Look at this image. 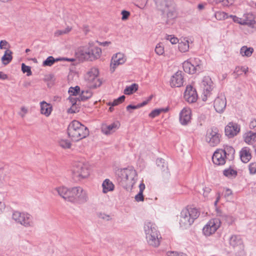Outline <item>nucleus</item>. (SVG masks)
Masks as SVG:
<instances>
[{"mask_svg": "<svg viewBox=\"0 0 256 256\" xmlns=\"http://www.w3.org/2000/svg\"><path fill=\"white\" fill-rule=\"evenodd\" d=\"M152 96H150L146 100H145L140 104H138L139 108H140L146 105L148 102H150L152 100Z\"/></svg>", "mask_w": 256, "mask_h": 256, "instance_id": "56", "label": "nucleus"}, {"mask_svg": "<svg viewBox=\"0 0 256 256\" xmlns=\"http://www.w3.org/2000/svg\"><path fill=\"white\" fill-rule=\"evenodd\" d=\"M126 60L124 54L122 53L118 52L113 56L110 63V70L112 72H114L118 66L124 64Z\"/></svg>", "mask_w": 256, "mask_h": 256, "instance_id": "16", "label": "nucleus"}, {"mask_svg": "<svg viewBox=\"0 0 256 256\" xmlns=\"http://www.w3.org/2000/svg\"><path fill=\"white\" fill-rule=\"evenodd\" d=\"M166 39L168 40H170V42L172 44H176L178 42V40L176 38L172 37V36H168Z\"/></svg>", "mask_w": 256, "mask_h": 256, "instance_id": "52", "label": "nucleus"}, {"mask_svg": "<svg viewBox=\"0 0 256 256\" xmlns=\"http://www.w3.org/2000/svg\"><path fill=\"white\" fill-rule=\"evenodd\" d=\"M70 100L72 104V106L68 109V112L70 114L76 113L78 111L76 106V102L75 99H73L72 98H70Z\"/></svg>", "mask_w": 256, "mask_h": 256, "instance_id": "42", "label": "nucleus"}, {"mask_svg": "<svg viewBox=\"0 0 256 256\" xmlns=\"http://www.w3.org/2000/svg\"><path fill=\"white\" fill-rule=\"evenodd\" d=\"M54 190L65 200L69 202L71 192V188H68L64 186L58 187Z\"/></svg>", "mask_w": 256, "mask_h": 256, "instance_id": "23", "label": "nucleus"}, {"mask_svg": "<svg viewBox=\"0 0 256 256\" xmlns=\"http://www.w3.org/2000/svg\"><path fill=\"white\" fill-rule=\"evenodd\" d=\"M156 4L165 18L166 23L172 24L178 14L174 2L172 0H156Z\"/></svg>", "mask_w": 256, "mask_h": 256, "instance_id": "1", "label": "nucleus"}, {"mask_svg": "<svg viewBox=\"0 0 256 256\" xmlns=\"http://www.w3.org/2000/svg\"><path fill=\"white\" fill-rule=\"evenodd\" d=\"M139 188H140V191L139 192H142L143 193V192L145 188V185L144 183H141L140 186H139Z\"/></svg>", "mask_w": 256, "mask_h": 256, "instance_id": "64", "label": "nucleus"}, {"mask_svg": "<svg viewBox=\"0 0 256 256\" xmlns=\"http://www.w3.org/2000/svg\"><path fill=\"white\" fill-rule=\"evenodd\" d=\"M250 172L252 174L256 173V162L250 163L249 165Z\"/></svg>", "mask_w": 256, "mask_h": 256, "instance_id": "48", "label": "nucleus"}, {"mask_svg": "<svg viewBox=\"0 0 256 256\" xmlns=\"http://www.w3.org/2000/svg\"><path fill=\"white\" fill-rule=\"evenodd\" d=\"M223 150L226 152V156H229L230 155L231 156L230 158H233V156L234 154V149L232 146H227L226 148Z\"/></svg>", "mask_w": 256, "mask_h": 256, "instance_id": "44", "label": "nucleus"}, {"mask_svg": "<svg viewBox=\"0 0 256 256\" xmlns=\"http://www.w3.org/2000/svg\"><path fill=\"white\" fill-rule=\"evenodd\" d=\"M101 54V48L96 46L94 42H90L88 44L80 48L77 52L80 58L90 61L98 59Z\"/></svg>", "mask_w": 256, "mask_h": 256, "instance_id": "3", "label": "nucleus"}, {"mask_svg": "<svg viewBox=\"0 0 256 256\" xmlns=\"http://www.w3.org/2000/svg\"><path fill=\"white\" fill-rule=\"evenodd\" d=\"M211 189L209 188L206 187L204 188V196H207L208 194L210 192Z\"/></svg>", "mask_w": 256, "mask_h": 256, "instance_id": "60", "label": "nucleus"}, {"mask_svg": "<svg viewBox=\"0 0 256 256\" xmlns=\"http://www.w3.org/2000/svg\"><path fill=\"white\" fill-rule=\"evenodd\" d=\"M202 86L203 88V96H202V100L206 101L208 96H210V93L212 90V82L209 76L204 78L202 82Z\"/></svg>", "mask_w": 256, "mask_h": 256, "instance_id": "13", "label": "nucleus"}, {"mask_svg": "<svg viewBox=\"0 0 256 256\" xmlns=\"http://www.w3.org/2000/svg\"><path fill=\"white\" fill-rule=\"evenodd\" d=\"M80 88L78 86L74 88L70 87L69 89L68 92L70 96H76L80 92Z\"/></svg>", "mask_w": 256, "mask_h": 256, "instance_id": "46", "label": "nucleus"}, {"mask_svg": "<svg viewBox=\"0 0 256 256\" xmlns=\"http://www.w3.org/2000/svg\"><path fill=\"white\" fill-rule=\"evenodd\" d=\"M40 104L41 114L45 115L46 116H49L52 111V106L44 101L42 102Z\"/></svg>", "mask_w": 256, "mask_h": 256, "instance_id": "25", "label": "nucleus"}, {"mask_svg": "<svg viewBox=\"0 0 256 256\" xmlns=\"http://www.w3.org/2000/svg\"><path fill=\"white\" fill-rule=\"evenodd\" d=\"M240 158L244 163L248 162L252 158L250 149L248 147H244L240 152Z\"/></svg>", "mask_w": 256, "mask_h": 256, "instance_id": "24", "label": "nucleus"}, {"mask_svg": "<svg viewBox=\"0 0 256 256\" xmlns=\"http://www.w3.org/2000/svg\"><path fill=\"white\" fill-rule=\"evenodd\" d=\"M226 158H228V157L226 156V152L222 149L216 150L212 157L213 162L218 166L224 164Z\"/></svg>", "mask_w": 256, "mask_h": 256, "instance_id": "14", "label": "nucleus"}, {"mask_svg": "<svg viewBox=\"0 0 256 256\" xmlns=\"http://www.w3.org/2000/svg\"><path fill=\"white\" fill-rule=\"evenodd\" d=\"M120 126V124L118 122H116L112 124L107 125L102 124V132L103 134L108 135L114 132L116 130H118Z\"/></svg>", "mask_w": 256, "mask_h": 256, "instance_id": "20", "label": "nucleus"}, {"mask_svg": "<svg viewBox=\"0 0 256 256\" xmlns=\"http://www.w3.org/2000/svg\"><path fill=\"white\" fill-rule=\"evenodd\" d=\"M22 70L24 73H27V76H30L32 74V72L31 71L30 67L28 66H26L24 64L22 63Z\"/></svg>", "mask_w": 256, "mask_h": 256, "instance_id": "45", "label": "nucleus"}, {"mask_svg": "<svg viewBox=\"0 0 256 256\" xmlns=\"http://www.w3.org/2000/svg\"><path fill=\"white\" fill-rule=\"evenodd\" d=\"M183 68L186 72L190 74H194L198 72L194 65H192L189 60L185 61L183 63Z\"/></svg>", "mask_w": 256, "mask_h": 256, "instance_id": "28", "label": "nucleus"}, {"mask_svg": "<svg viewBox=\"0 0 256 256\" xmlns=\"http://www.w3.org/2000/svg\"><path fill=\"white\" fill-rule=\"evenodd\" d=\"M240 130L239 126L234 122H230L225 128L226 135L229 138H232L236 136Z\"/></svg>", "mask_w": 256, "mask_h": 256, "instance_id": "18", "label": "nucleus"}, {"mask_svg": "<svg viewBox=\"0 0 256 256\" xmlns=\"http://www.w3.org/2000/svg\"><path fill=\"white\" fill-rule=\"evenodd\" d=\"M12 52L10 50H6L2 58V61L4 64L6 65L9 64L12 59Z\"/></svg>", "mask_w": 256, "mask_h": 256, "instance_id": "30", "label": "nucleus"}, {"mask_svg": "<svg viewBox=\"0 0 256 256\" xmlns=\"http://www.w3.org/2000/svg\"><path fill=\"white\" fill-rule=\"evenodd\" d=\"M256 126V120H253L250 122V128H254Z\"/></svg>", "mask_w": 256, "mask_h": 256, "instance_id": "63", "label": "nucleus"}, {"mask_svg": "<svg viewBox=\"0 0 256 256\" xmlns=\"http://www.w3.org/2000/svg\"><path fill=\"white\" fill-rule=\"evenodd\" d=\"M231 16L232 18V20L234 22L242 24V22H241V21L242 20V17L240 18L236 16Z\"/></svg>", "mask_w": 256, "mask_h": 256, "instance_id": "54", "label": "nucleus"}, {"mask_svg": "<svg viewBox=\"0 0 256 256\" xmlns=\"http://www.w3.org/2000/svg\"><path fill=\"white\" fill-rule=\"evenodd\" d=\"M12 218L25 228H32L35 224L33 216L28 212L15 211L12 214Z\"/></svg>", "mask_w": 256, "mask_h": 256, "instance_id": "9", "label": "nucleus"}, {"mask_svg": "<svg viewBox=\"0 0 256 256\" xmlns=\"http://www.w3.org/2000/svg\"><path fill=\"white\" fill-rule=\"evenodd\" d=\"M254 52V48H248L246 46H243L240 48V54L242 56L250 57Z\"/></svg>", "mask_w": 256, "mask_h": 256, "instance_id": "31", "label": "nucleus"}, {"mask_svg": "<svg viewBox=\"0 0 256 256\" xmlns=\"http://www.w3.org/2000/svg\"><path fill=\"white\" fill-rule=\"evenodd\" d=\"M156 163L158 166L162 167V171L168 172V166L164 160L162 158H158L156 160Z\"/></svg>", "mask_w": 256, "mask_h": 256, "instance_id": "40", "label": "nucleus"}, {"mask_svg": "<svg viewBox=\"0 0 256 256\" xmlns=\"http://www.w3.org/2000/svg\"><path fill=\"white\" fill-rule=\"evenodd\" d=\"M214 108L219 113L224 112L226 107V101L225 96L222 94L218 96L214 101Z\"/></svg>", "mask_w": 256, "mask_h": 256, "instance_id": "17", "label": "nucleus"}, {"mask_svg": "<svg viewBox=\"0 0 256 256\" xmlns=\"http://www.w3.org/2000/svg\"><path fill=\"white\" fill-rule=\"evenodd\" d=\"M182 84L183 78L182 74V72H177L170 78V86L172 87H180Z\"/></svg>", "mask_w": 256, "mask_h": 256, "instance_id": "21", "label": "nucleus"}, {"mask_svg": "<svg viewBox=\"0 0 256 256\" xmlns=\"http://www.w3.org/2000/svg\"><path fill=\"white\" fill-rule=\"evenodd\" d=\"M8 42L5 40H2L0 42V49H4L6 48V46L8 45Z\"/></svg>", "mask_w": 256, "mask_h": 256, "instance_id": "55", "label": "nucleus"}, {"mask_svg": "<svg viewBox=\"0 0 256 256\" xmlns=\"http://www.w3.org/2000/svg\"><path fill=\"white\" fill-rule=\"evenodd\" d=\"M184 254H179L177 252H170L168 254V256H183Z\"/></svg>", "mask_w": 256, "mask_h": 256, "instance_id": "61", "label": "nucleus"}, {"mask_svg": "<svg viewBox=\"0 0 256 256\" xmlns=\"http://www.w3.org/2000/svg\"><path fill=\"white\" fill-rule=\"evenodd\" d=\"M191 120V110L190 108H184L180 114V122L182 125H186Z\"/></svg>", "mask_w": 256, "mask_h": 256, "instance_id": "19", "label": "nucleus"}, {"mask_svg": "<svg viewBox=\"0 0 256 256\" xmlns=\"http://www.w3.org/2000/svg\"><path fill=\"white\" fill-rule=\"evenodd\" d=\"M200 212L194 208L183 209L180 214V224L182 227L186 228L191 226L200 216Z\"/></svg>", "mask_w": 256, "mask_h": 256, "instance_id": "6", "label": "nucleus"}, {"mask_svg": "<svg viewBox=\"0 0 256 256\" xmlns=\"http://www.w3.org/2000/svg\"><path fill=\"white\" fill-rule=\"evenodd\" d=\"M92 96V92L88 90L82 91L81 94L77 98L78 101H85Z\"/></svg>", "mask_w": 256, "mask_h": 256, "instance_id": "34", "label": "nucleus"}, {"mask_svg": "<svg viewBox=\"0 0 256 256\" xmlns=\"http://www.w3.org/2000/svg\"><path fill=\"white\" fill-rule=\"evenodd\" d=\"M117 175L120 184L127 190H131L136 182V171L132 168H124L118 170Z\"/></svg>", "mask_w": 256, "mask_h": 256, "instance_id": "2", "label": "nucleus"}, {"mask_svg": "<svg viewBox=\"0 0 256 256\" xmlns=\"http://www.w3.org/2000/svg\"><path fill=\"white\" fill-rule=\"evenodd\" d=\"M122 20H124L128 18L129 17V16L130 15V13L128 11L124 10L122 12Z\"/></svg>", "mask_w": 256, "mask_h": 256, "instance_id": "51", "label": "nucleus"}, {"mask_svg": "<svg viewBox=\"0 0 256 256\" xmlns=\"http://www.w3.org/2000/svg\"><path fill=\"white\" fill-rule=\"evenodd\" d=\"M156 52L158 55H162L164 52V48L160 45V44H158L155 48Z\"/></svg>", "mask_w": 256, "mask_h": 256, "instance_id": "47", "label": "nucleus"}, {"mask_svg": "<svg viewBox=\"0 0 256 256\" xmlns=\"http://www.w3.org/2000/svg\"><path fill=\"white\" fill-rule=\"evenodd\" d=\"M220 220L218 218L210 220L203 228V232L206 236H210L214 233L220 228Z\"/></svg>", "mask_w": 256, "mask_h": 256, "instance_id": "12", "label": "nucleus"}, {"mask_svg": "<svg viewBox=\"0 0 256 256\" xmlns=\"http://www.w3.org/2000/svg\"><path fill=\"white\" fill-rule=\"evenodd\" d=\"M27 112L28 109L24 106H22L20 108V112L18 113V114L21 116L22 118H24Z\"/></svg>", "mask_w": 256, "mask_h": 256, "instance_id": "53", "label": "nucleus"}, {"mask_svg": "<svg viewBox=\"0 0 256 256\" xmlns=\"http://www.w3.org/2000/svg\"><path fill=\"white\" fill-rule=\"evenodd\" d=\"M242 22V25H248L250 26H253L255 24L254 16L251 14H244Z\"/></svg>", "mask_w": 256, "mask_h": 256, "instance_id": "27", "label": "nucleus"}, {"mask_svg": "<svg viewBox=\"0 0 256 256\" xmlns=\"http://www.w3.org/2000/svg\"><path fill=\"white\" fill-rule=\"evenodd\" d=\"M88 200V192L80 186H75L71 188V192L69 202L82 204Z\"/></svg>", "mask_w": 256, "mask_h": 256, "instance_id": "7", "label": "nucleus"}, {"mask_svg": "<svg viewBox=\"0 0 256 256\" xmlns=\"http://www.w3.org/2000/svg\"><path fill=\"white\" fill-rule=\"evenodd\" d=\"M223 174L224 176L229 178L236 177L237 175L236 171L230 168L224 170L223 172Z\"/></svg>", "mask_w": 256, "mask_h": 256, "instance_id": "37", "label": "nucleus"}, {"mask_svg": "<svg viewBox=\"0 0 256 256\" xmlns=\"http://www.w3.org/2000/svg\"><path fill=\"white\" fill-rule=\"evenodd\" d=\"M139 108H139L138 104L136 106L130 104V105L128 106L126 108L127 110H129L130 109L135 110V109H138Z\"/></svg>", "mask_w": 256, "mask_h": 256, "instance_id": "58", "label": "nucleus"}, {"mask_svg": "<svg viewBox=\"0 0 256 256\" xmlns=\"http://www.w3.org/2000/svg\"><path fill=\"white\" fill-rule=\"evenodd\" d=\"M60 60L72 62L74 61V59L68 58H58L55 59L53 56H50L44 61L42 64L44 66H51L54 63V62Z\"/></svg>", "mask_w": 256, "mask_h": 256, "instance_id": "26", "label": "nucleus"}, {"mask_svg": "<svg viewBox=\"0 0 256 256\" xmlns=\"http://www.w3.org/2000/svg\"><path fill=\"white\" fill-rule=\"evenodd\" d=\"M220 134L216 128L208 130L206 136V140L211 146H215L220 142Z\"/></svg>", "mask_w": 256, "mask_h": 256, "instance_id": "11", "label": "nucleus"}, {"mask_svg": "<svg viewBox=\"0 0 256 256\" xmlns=\"http://www.w3.org/2000/svg\"><path fill=\"white\" fill-rule=\"evenodd\" d=\"M144 230L148 243L151 246L158 247L160 244V240L161 236L155 224L150 222H146Z\"/></svg>", "mask_w": 256, "mask_h": 256, "instance_id": "5", "label": "nucleus"}, {"mask_svg": "<svg viewBox=\"0 0 256 256\" xmlns=\"http://www.w3.org/2000/svg\"><path fill=\"white\" fill-rule=\"evenodd\" d=\"M60 146L64 148H70L71 146V143L68 140H61L58 142Z\"/></svg>", "mask_w": 256, "mask_h": 256, "instance_id": "43", "label": "nucleus"}, {"mask_svg": "<svg viewBox=\"0 0 256 256\" xmlns=\"http://www.w3.org/2000/svg\"><path fill=\"white\" fill-rule=\"evenodd\" d=\"M190 62L194 65L198 72H200L202 69V66L200 60L198 58H190L188 60Z\"/></svg>", "mask_w": 256, "mask_h": 256, "instance_id": "33", "label": "nucleus"}, {"mask_svg": "<svg viewBox=\"0 0 256 256\" xmlns=\"http://www.w3.org/2000/svg\"><path fill=\"white\" fill-rule=\"evenodd\" d=\"M242 70H241V68L239 66H237L236 68L234 70V74L237 75V76H238L242 74Z\"/></svg>", "mask_w": 256, "mask_h": 256, "instance_id": "57", "label": "nucleus"}, {"mask_svg": "<svg viewBox=\"0 0 256 256\" xmlns=\"http://www.w3.org/2000/svg\"><path fill=\"white\" fill-rule=\"evenodd\" d=\"M168 110V108L155 109L149 114V116L152 118H154L158 116L162 112H166Z\"/></svg>", "mask_w": 256, "mask_h": 256, "instance_id": "39", "label": "nucleus"}, {"mask_svg": "<svg viewBox=\"0 0 256 256\" xmlns=\"http://www.w3.org/2000/svg\"><path fill=\"white\" fill-rule=\"evenodd\" d=\"M125 98L124 96H122L114 100L112 102H109L108 104L112 106H117L124 102Z\"/></svg>", "mask_w": 256, "mask_h": 256, "instance_id": "41", "label": "nucleus"}, {"mask_svg": "<svg viewBox=\"0 0 256 256\" xmlns=\"http://www.w3.org/2000/svg\"><path fill=\"white\" fill-rule=\"evenodd\" d=\"M8 78V76L2 72H0V79L6 80Z\"/></svg>", "mask_w": 256, "mask_h": 256, "instance_id": "62", "label": "nucleus"}, {"mask_svg": "<svg viewBox=\"0 0 256 256\" xmlns=\"http://www.w3.org/2000/svg\"><path fill=\"white\" fill-rule=\"evenodd\" d=\"M96 42L98 43V44L100 46H108L111 44L110 42H107V41H106V42H100L98 41H96Z\"/></svg>", "mask_w": 256, "mask_h": 256, "instance_id": "59", "label": "nucleus"}, {"mask_svg": "<svg viewBox=\"0 0 256 256\" xmlns=\"http://www.w3.org/2000/svg\"><path fill=\"white\" fill-rule=\"evenodd\" d=\"M230 244L233 248H238L239 250H242L244 246L242 240L240 236L233 235L230 238Z\"/></svg>", "mask_w": 256, "mask_h": 256, "instance_id": "22", "label": "nucleus"}, {"mask_svg": "<svg viewBox=\"0 0 256 256\" xmlns=\"http://www.w3.org/2000/svg\"><path fill=\"white\" fill-rule=\"evenodd\" d=\"M184 100L189 103H193L198 99V94L195 88L191 86H188L184 93Z\"/></svg>", "mask_w": 256, "mask_h": 256, "instance_id": "15", "label": "nucleus"}, {"mask_svg": "<svg viewBox=\"0 0 256 256\" xmlns=\"http://www.w3.org/2000/svg\"><path fill=\"white\" fill-rule=\"evenodd\" d=\"M98 217L100 218L103 219L106 221H108L111 220V218H110V216L104 213H100L98 214Z\"/></svg>", "mask_w": 256, "mask_h": 256, "instance_id": "50", "label": "nucleus"}, {"mask_svg": "<svg viewBox=\"0 0 256 256\" xmlns=\"http://www.w3.org/2000/svg\"><path fill=\"white\" fill-rule=\"evenodd\" d=\"M102 192L104 193H106L108 192L112 191L114 189V185L108 179H106L102 184Z\"/></svg>", "mask_w": 256, "mask_h": 256, "instance_id": "29", "label": "nucleus"}, {"mask_svg": "<svg viewBox=\"0 0 256 256\" xmlns=\"http://www.w3.org/2000/svg\"><path fill=\"white\" fill-rule=\"evenodd\" d=\"M72 178L74 181L86 178L90 174L88 164L82 162L74 163L72 170Z\"/></svg>", "mask_w": 256, "mask_h": 256, "instance_id": "8", "label": "nucleus"}, {"mask_svg": "<svg viewBox=\"0 0 256 256\" xmlns=\"http://www.w3.org/2000/svg\"><path fill=\"white\" fill-rule=\"evenodd\" d=\"M68 136L74 141H78L89 135V130L78 120L72 121L68 128Z\"/></svg>", "mask_w": 256, "mask_h": 256, "instance_id": "4", "label": "nucleus"}, {"mask_svg": "<svg viewBox=\"0 0 256 256\" xmlns=\"http://www.w3.org/2000/svg\"><path fill=\"white\" fill-rule=\"evenodd\" d=\"M179 50L182 52L188 51L189 49V42L188 40H184L178 43Z\"/></svg>", "mask_w": 256, "mask_h": 256, "instance_id": "36", "label": "nucleus"}, {"mask_svg": "<svg viewBox=\"0 0 256 256\" xmlns=\"http://www.w3.org/2000/svg\"><path fill=\"white\" fill-rule=\"evenodd\" d=\"M245 142L248 144H251L256 141V133L250 132L244 138Z\"/></svg>", "mask_w": 256, "mask_h": 256, "instance_id": "35", "label": "nucleus"}, {"mask_svg": "<svg viewBox=\"0 0 256 256\" xmlns=\"http://www.w3.org/2000/svg\"><path fill=\"white\" fill-rule=\"evenodd\" d=\"M138 86L136 84H133L130 86H128L124 90V94L126 95L132 94L138 90Z\"/></svg>", "mask_w": 256, "mask_h": 256, "instance_id": "32", "label": "nucleus"}, {"mask_svg": "<svg viewBox=\"0 0 256 256\" xmlns=\"http://www.w3.org/2000/svg\"><path fill=\"white\" fill-rule=\"evenodd\" d=\"M72 30V28L69 26H68L64 30H56L54 33V36H62L64 34H68Z\"/></svg>", "mask_w": 256, "mask_h": 256, "instance_id": "38", "label": "nucleus"}, {"mask_svg": "<svg viewBox=\"0 0 256 256\" xmlns=\"http://www.w3.org/2000/svg\"><path fill=\"white\" fill-rule=\"evenodd\" d=\"M135 200L138 202H142L144 200V198L143 196V193L141 192H139L138 194H137L135 196Z\"/></svg>", "mask_w": 256, "mask_h": 256, "instance_id": "49", "label": "nucleus"}, {"mask_svg": "<svg viewBox=\"0 0 256 256\" xmlns=\"http://www.w3.org/2000/svg\"><path fill=\"white\" fill-rule=\"evenodd\" d=\"M98 70L96 68H92L88 72L85 76V80L88 87L96 88L102 84V82L98 78Z\"/></svg>", "mask_w": 256, "mask_h": 256, "instance_id": "10", "label": "nucleus"}]
</instances>
